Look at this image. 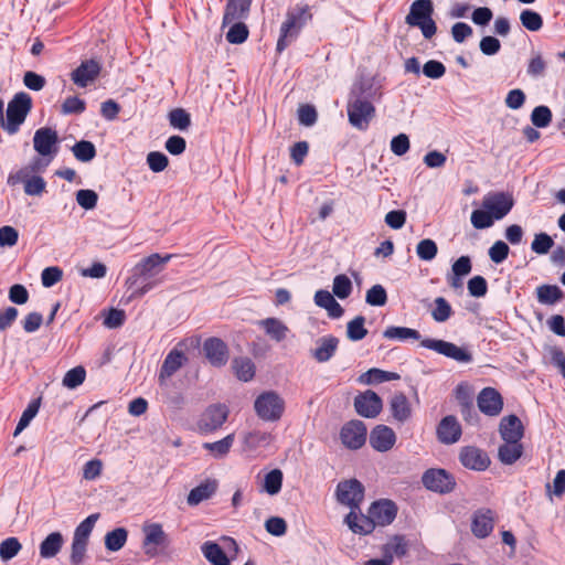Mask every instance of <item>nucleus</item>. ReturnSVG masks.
I'll return each instance as SVG.
<instances>
[{"instance_id": "nucleus-39", "label": "nucleus", "mask_w": 565, "mask_h": 565, "mask_svg": "<svg viewBox=\"0 0 565 565\" xmlns=\"http://www.w3.org/2000/svg\"><path fill=\"white\" fill-rule=\"evenodd\" d=\"M128 539V531L125 527H116L105 535V547L110 552L121 550Z\"/></svg>"}, {"instance_id": "nucleus-2", "label": "nucleus", "mask_w": 565, "mask_h": 565, "mask_svg": "<svg viewBox=\"0 0 565 565\" xmlns=\"http://www.w3.org/2000/svg\"><path fill=\"white\" fill-rule=\"evenodd\" d=\"M173 257L174 254L161 255L153 253L138 262L132 267L130 275L125 281V286L128 289H134L128 301L135 298H141L160 286L164 281L163 277H160V275Z\"/></svg>"}, {"instance_id": "nucleus-34", "label": "nucleus", "mask_w": 565, "mask_h": 565, "mask_svg": "<svg viewBox=\"0 0 565 565\" xmlns=\"http://www.w3.org/2000/svg\"><path fill=\"white\" fill-rule=\"evenodd\" d=\"M64 543L61 532L50 533L40 544V556L42 558H52L56 556Z\"/></svg>"}, {"instance_id": "nucleus-62", "label": "nucleus", "mask_w": 565, "mask_h": 565, "mask_svg": "<svg viewBox=\"0 0 565 565\" xmlns=\"http://www.w3.org/2000/svg\"><path fill=\"white\" fill-rule=\"evenodd\" d=\"M76 201L85 210H93L97 205L98 195L94 190L82 189L76 192Z\"/></svg>"}, {"instance_id": "nucleus-6", "label": "nucleus", "mask_w": 565, "mask_h": 565, "mask_svg": "<svg viewBox=\"0 0 565 565\" xmlns=\"http://www.w3.org/2000/svg\"><path fill=\"white\" fill-rule=\"evenodd\" d=\"M254 409L262 420L277 422L285 412V401L276 391H265L256 397Z\"/></svg>"}, {"instance_id": "nucleus-24", "label": "nucleus", "mask_w": 565, "mask_h": 565, "mask_svg": "<svg viewBox=\"0 0 565 565\" xmlns=\"http://www.w3.org/2000/svg\"><path fill=\"white\" fill-rule=\"evenodd\" d=\"M499 434L503 441H521L524 436V426L516 415L510 414L501 418Z\"/></svg>"}, {"instance_id": "nucleus-8", "label": "nucleus", "mask_w": 565, "mask_h": 565, "mask_svg": "<svg viewBox=\"0 0 565 565\" xmlns=\"http://www.w3.org/2000/svg\"><path fill=\"white\" fill-rule=\"evenodd\" d=\"M424 487L439 494H447L455 490L457 482L452 473L443 468H429L422 476Z\"/></svg>"}, {"instance_id": "nucleus-13", "label": "nucleus", "mask_w": 565, "mask_h": 565, "mask_svg": "<svg viewBox=\"0 0 565 565\" xmlns=\"http://www.w3.org/2000/svg\"><path fill=\"white\" fill-rule=\"evenodd\" d=\"M355 412L365 418H375L383 408L382 398L374 391L358 394L353 402Z\"/></svg>"}, {"instance_id": "nucleus-22", "label": "nucleus", "mask_w": 565, "mask_h": 565, "mask_svg": "<svg viewBox=\"0 0 565 565\" xmlns=\"http://www.w3.org/2000/svg\"><path fill=\"white\" fill-rule=\"evenodd\" d=\"M102 65L96 60H85L71 73V79L77 86L86 87L98 77Z\"/></svg>"}, {"instance_id": "nucleus-23", "label": "nucleus", "mask_w": 565, "mask_h": 565, "mask_svg": "<svg viewBox=\"0 0 565 565\" xmlns=\"http://www.w3.org/2000/svg\"><path fill=\"white\" fill-rule=\"evenodd\" d=\"M396 441L394 430L386 425H376L370 434V445L376 451L386 452L393 448Z\"/></svg>"}, {"instance_id": "nucleus-1", "label": "nucleus", "mask_w": 565, "mask_h": 565, "mask_svg": "<svg viewBox=\"0 0 565 565\" xmlns=\"http://www.w3.org/2000/svg\"><path fill=\"white\" fill-rule=\"evenodd\" d=\"M381 97V87L375 85L374 78L361 77L356 81L351 87L347 105L350 125L366 130L376 114L374 103Z\"/></svg>"}, {"instance_id": "nucleus-30", "label": "nucleus", "mask_w": 565, "mask_h": 565, "mask_svg": "<svg viewBox=\"0 0 565 565\" xmlns=\"http://www.w3.org/2000/svg\"><path fill=\"white\" fill-rule=\"evenodd\" d=\"M390 411L392 416L398 423H405L412 416V408L406 395L402 392L396 393L390 401Z\"/></svg>"}, {"instance_id": "nucleus-5", "label": "nucleus", "mask_w": 565, "mask_h": 565, "mask_svg": "<svg viewBox=\"0 0 565 565\" xmlns=\"http://www.w3.org/2000/svg\"><path fill=\"white\" fill-rule=\"evenodd\" d=\"M31 109V96L25 92L17 93L7 106L6 131L9 135L17 134Z\"/></svg>"}, {"instance_id": "nucleus-31", "label": "nucleus", "mask_w": 565, "mask_h": 565, "mask_svg": "<svg viewBox=\"0 0 565 565\" xmlns=\"http://www.w3.org/2000/svg\"><path fill=\"white\" fill-rule=\"evenodd\" d=\"M523 452L524 447L521 441H504L498 449V457L503 465H513Z\"/></svg>"}, {"instance_id": "nucleus-50", "label": "nucleus", "mask_w": 565, "mask_h": 565, "mask_svg": "<svg viewBox=\"0 0 565 565\" xmlns=\"http://www.w3.org/2000/svg\"><path fill=\"white\" fill-rule=\"evenodd\" d=\"M547 67L546 61L543 58L542 54L539 52H533L532 56L527 63L526 73L531 77H541L544 76Z\"/></svg>"}, {"instance_id": "nucleus-15", "label": "nucleus", "mask_w": 565, "mask_h": 565, "mask_svg": "<svg viewBox=\"0 0 565 565\" xmlns=\"http://www.w3.org/2000/svg\"><path fill=\"white\" fill-rule=\"evenodd\" d=\"M459 461L465 468L475 471H484L491 463L488 454L476 446L462 447L459 452Z\"/></svg>"}, {"instance_id": "nucleus-54", "label": "nucleus", "mask_w": 565, "mask_h": 565, "mask_svg": "<svg viewBox=\"0 0 565 565\" xmlns=\"http://www.w3.org/2000/svg\"><path fill=\"white\" fill-rule=\"evenodd\" d=\"M531 121L537 128H545L552 121V111L547 106H536L531 114Z\"/></svg>"}, {"instance_id": "nucleus-43", "label": "nucleus", "mask_w": 565, "mask_h": 565, "mask_svg": "<svg viewBox=\"0 0 565 565\" xmlns=\"http://www.w3.org/2000/svg\"><path fill=\"white\" fill-rule=\"evenodd\" d=\"M230 25L226 33V41L231 44L244 43L249 35L247 25L243 21H234Z\"/></svg>"}, {"instance_id": "nucleus-49", "label": "nucleus", "mask_w": 565, "mask_h": 565, "mask_svg": "<svg viewBox=\"0 0 565 565\" xmlns=\"http://www.w3.org/2000/svg\"><path fill=\"white\" fill-rule=\"evenodd\" d=\"M437 253L438 246L431 238H424L416 246V254L418 258L425 262L433 260Z\"/></svg>"}, {"instance_id": "nucleus-63", "label": "nucleus", "mask_w": 565, "mask_h": 565, "mask_svg": "<svg viewBox=\"0 0 565 565\" xmlns=\"http://www.w3.org/2000/svg\"><path fill=\"white\" fill-rule=\"evenodd\" d=\"M469 295L476 298L484 297L488 292V282L483 276L477 275L468 281Z\"/></svg>"}, {"instance_id": "nucleus-55", "label": "nucleus", "mask_w": 565, "mask_h": 565, "mask_svg": "<svg viewBox=\"0 0 565 565\" xmlns=\"http://www.w3.org/2000/svg\"><path fill=\"white\" fill-rule=\"evenodd\" d=\"M352 292V282L350 278L340 274L333 279V294L340 299H347Z\"/></svg>"}, {"instance_id": "nucleus-46", "label": "nucleus", "mask_w": 565, "mask_h": 565, "mask_svg": "<svg viewBox=\"0 0 565 565\" xmlns=\"http://www.w3.org/2000/svg\"><path fill=\"white\" fill-rule=\"evenodd\" d=\"M169 122L170 125L179 129L181 131L188 130L191 126V116L190 114L183 109V108H174L172 109L169 115Z\"/></svg>"}, {"instance_id": "nucleus-11", "label": "nucleus", "mask_w": 565, "mask_h": 565, "mask_svg": "<svg viewBox=\"0 0 565 565\" xmlns=\"http://www.w3.org/2000/svg\"><path fill=\"white\" fill-rule=\"evenodd\" d=\"M10 185L23 183L24 193L31 196H40L45 192L46 181L41 175L28 173L26 170H17L8 177Z\"/></svg>"}, {"instance_id": "nucleus-20", "label": "nucleus", "mask_w": 565, "mask_h": 565, "mask_svg": "<svg viewBox=\"0 0 565 565\" xmlns=\"http://www.w3.org/2000/svg\"><path fill=\"white\" fill-rule=\"evenodd\" d=\"M437 439L444 445H452L457 443L461 435L462 429L458 419L454 415H447L437 425L436 428Z\"/></svg>"}, {"instance_id": "nucleus-52", "label": "nucleus", "mask_w": 565, "mask_h": 565, "mask_svg": "<svg viewBox=\"0 0 565 565\" xmlns=\"http://www.w3.org/2000/svg\"><path fill=\"white\" fill-rule=\"evenodd\" d=\"M85 377L86 371L83 366L79 365L67 371L63 377L62 383L65 387L73 390L83 384Z\"/></svg>"}, {"instance_id": "nucleus-60", "label": "nucleus", "mask_w": 565, "mask_h": 565, "mask_svg": "<svg viewBox=\"0 0 565 565\" xmlns=\"http://www.w3.org/2000/svg\"><path fill=\"white\" fill-rule=\"evenodd\" d=\"M384 552L392 556L403 557L408 552V544L403 535H395L393 541L384 546Z\"/></svg>"}, {"instance_id": "nucleus-3", "label": "nucleus", "mask_w": 565, "mask_h": 565, "mask_svg": "<svg viewBox=\"0 0 565 565\" xmlns=\"http://www.w3.org/2000/svg\"><path fill=\"white\" fill-rule=\"evenodd\" d=\"M309 6H297L289 10L286 20L280 26V33L276 45V51L281 53L287 49L290 43L298 36L299 31L306 24V21L311 19Z\"/></svg>"}, {"instance_id": "nucleus-33", "label": "nucleus", "mask_w": 565, "mask_h": 565, "mask_svg": "<svg viewBox=\"0 0 565 565\" xmlns=\"http://www.w3.org/2000/svg\"><path fill=\"white\" fill-rule=\"evenodd\" d=\"M202 554L213 565H231L224 550L213 541H206L201 546Z\"/></svg>"}, {"instance_id": "nucleus-51", "label": "nucleus", "mask_w": 565, "mask_h": 565, "mask_svg": "<svg viewBox=\"0 0 565 565\" xmlns=\"http://www.w3.org/2000/svg\"><path fill=\"white\" fill-rule=\"evenodd\" d=\"M22 548L21 543L17 537H8L0 543V557L7 562L18 555Z\"/></svg>"}, {"instance_id": "nucleus-59", "label": "nucleus", "mask_w": 565, "mask_h": 565, "mask_svg": "<svg viewBox=\"0 0 565 565\" xmlns=\"http://www.w3.org/2000/svg\"><path fill=\"white\" fill-rule=\"evenodd\" d=\"M451 313V306L445 298L438 297L435 299V309L431 316L436 322H445L450 318Z\"/></svg>"}, {"instance_id": "nucleus-32", "label": "nucleus", "mask_w": 565, "mask_h": 565, "mask_svg": "<svg viewBox=\"0 0 565 565\" xmlns=\"http://www.w3.org/2000/svg\"><path fill=\"white\" fill-rule=\"evenodd\" d=\"M540 303L553 306L564 299V291L557 285L543 284L535 290Z\"/></svg>"}, {"instance_id": "nucleus-26", "label": "nucleus", "mask_w": 565, "mask_h": 565, "mask_svg": "<svg viewBox=\"0 0 565 565\" xmlns=\"http://www.w3.org/2000/svg\"><path fill=\"white\" fill-rule=\"evenodd\" d=\"M253 0H228L223 14L222 26L248 18Z\"/></svg>"}, {"instance_id": "nucleus-9", "label": "nucleus", "mask_w": 565, "mask_h": 565, "mask_svg": "<svg viewBox=\"0 0 565 565\" xmlns=\"http://www.w3.org/2000/svg\"><path fill=\"white\" fill-rule=\"evenodd\" d=\"M335 495L340 503L358 509L364 499V486L358 479L341 481L337 486Z\"/></svg>"}, {"instance_id": "nucleus-12", "label": "nucleus", "mask_w": 565, "mask_h": 565, "mask_svg": "<svg viewBox=\"0 0 565 565\" xmlns=\"http://www.w3.org/2000/svg\"><path fill=\"white\" fill-rule=\"evenodd\" d=\"M514 205V200L510 193L490 192L482 201L483 209L488 210L495 220H502L510 213Z\"/></svg>"}, {"instance_id": "nucleus-21", "label": "nucleus", "mask_w": 565, "mask_h": 565, "mask_svg": "<svg viewBox=\"0 0 565 565\" xmlns=\"http://www.w3.org/2000/svg\"><path fill=\"white\" fill-rule=\"evenodd\" d=\"M145 540L143 548L148 556L157 555V546H164L168 543V536L164 533L162 525L159 523L146 524L143 526Z\"/></svg>"}, {"instance_id": "nucleus-42", "label": "nucleus", "mask_w": 565, "mask_h": 565, "mask_svg": "<svg viewBox=\"0 0 565 565\" xmlns=\"http://www.w3.org/2000/svg\"><path fill=\"white\" fill-rule=\"evenodd\" d=\"M74 157L81 162H89L96 157V147L92 141L81 140L72 147Z\"/></svg>"}, {"instance_id": "nucleus-14", "label": "nucleus", "mask_w": 565, "mask_h": 565, "mask_svg": "<svg viewBox=\"0 0 565 565\" xmlns=\"http://www.w3.org/2000/svg\"><path fill=\"white\" fill-rule=\"evenodd\" d=\"M203 353L209 363L214 367L226 365L230 352L227 344L220 338H207L203 343Z\"/></svg>"}, {"instance_id": "nucleus-28", "label": "nucleus", "mask_w": 565, "mask_h": 565, "mask_svg": "<svg viewBox=\"0 0 565 565\" xmlns=\"http://www.w3.org/2000/svg\"><path fill=\"white\" fill-rule=\"evenodd\" d=\"M339 345V339L334 335H326L317 340V348L312 351V358L324 363L331 360Z\"/></svg>"}, {"instance_id": "nucleus-10", "label": "nucleus", "mask_w": 565, "mask_h": 565, "mask_svg": "<svg viewBox=\"0 0 565 565\" xmlns=\"http://www.w3.org/2000/svg\"><path fill=\"white\" fill-rule=\"evenodd\" d=\"M366 435V425L359 419L345 423L340 430L341 443L352 450H358L365 444Z\"/></svg>"}, {"instance_id": "nucleus-19", "label": "nucleus", "mask_w": 565, "mask_h": 565, "mask_svg": "<svg viewBox=\"0 0 565 565\" xmlns=\"http://www.w3.org/2000/svg\"><path fill=\"white\" fill-rule=\"evenodd\" d=\"M397 511L398 508L394 501L390 499H380L371 504L369 514L374 518L379 526H386L393 523L397 515Z\"/></svg>"}, {"instance_id": "nucleus-61", "label": "nucleus", "mask_w": 565, "mask_h": 565, "mask_svg": "<svg viewBox=\"0 0 565 565\" xmlns=\"http://www.w3.org/2000/svg\"><path fill=\"white\" fill-rule=\"evenodd\" d=\"M147 163L152 172L159 173L168 167L169 159L163 152L151 151L147 156Z\"/></svg>"}, {"instance_id": "nucleus-29", "label": "nucleus", "mask_w": 565, "mask_h": 565, "mask_svg": "<svg viewBox=\"0 0 565 565\" xmlns=\"http://www.w3.org/2000/svg\"><path fill=\"white\" fill-rule=\"evenodd\" d=\"M218 483L215 479H206L193 488L188 494L189 505H198L204 500L210 499L217 490Z\"/></svg>"}, {"instance_id": "nucleus-64", "label": "nucleus", "mask_w": 565, "mask_h": 565, "mask_svg": "<svg viewBox=\"0 0 565 565\" xmlns=\"http://www.w3.org/2000/svg\"><path fill=\"white\" fill-rule=\"evenodd\" d=\"M85 109H86L85 100L81 99L77 96H70L63 102L61 111L64 115H71V114L79 115V114L84 113Z\"/></svg>"}, {"instance_id": "nucleus-4", "label": "nucleus", "mask_w": 565, "mask_h": 565, "mask_svg": "<svg viewBox=\"0 0 565 565\" xmlns=\"http://www.w3.org/2000/svg\"><path fill=\"white\" fill-rule=\"evenodd\" d=\"M434 4L431 0H415L405 18V23L409 26L419 28L423 36L431 39L437 32L436 22L433 19Z\"/></svg>"}, {"instance_id": "nucleus-18", "label": "nucleus", "mask_w": 565, "mask_h": 565, "mask_svg": "<svg viewBox=\"0 0 565 565\" xmlns=\"http://www.w3.org/2000/svg\"><path fill=\"white\" fill-rule=\"evenodd\" d=\"M228 408L224 404L210 405L201 416L199 426L205 433L221 428L228 417Z\"/></svg>"}, {"instance_id": "nucleus-38", "label": "nucleus", "mask_w": 565, "mask_h": 565, "mask_svg": "<svg viewBox=\"0 0 565 565\" xmlns=\"http://www.w3.org/2000/svg\"><path fill=\"white\" fill-rule=\"evenodd\" d=\"M262 326L265 332L275 341L280 342L287 337L288 328L277 318L264 319Z\"/></svg>"}, {"instance_id": "nucleus-35", "label": "nucleus", "mask_w": 565, "mask_h": 565, "mask_svg": "<svg viewBox=\"0 0 565 565\" xmlns=\"http://www.w3.org/2000/svg\"><path fill=\"white\" fill-rule=\"evenodd\" d=\"M232 367L239 381L249 382L255 376V364L249 358H235Z\"/></svg>"}, {"instance_id": "nucleus-56", "label": "nucleus", "mask_w": 565, "mask_h": 565, "mask_svg": "<svg viewBox=\"0 0 565 565\" xmlns=\"http://www.w3.org/2000/svg\"><path fill=\"white\" fill-rule=\"evenodd\" d=\"M366 303L370 306L382 307L387 302V294L382 285H374L366 291Z\"/></svg>"}, {"instance_id": "nucleus-37", "label": "nucleus", "mask_w": 565, "mask_h": 565, "mask_svg": "<svg viewBox=\"0 0 565 565\" xmlns=\"http://www.w3.org/2000/svg\"><path fill=\"white\" fill-rule=\"evenodd\" d=\"M399 375L395 372L383 371L376 367L370 369L363 373L359 381L364 384H377L387 381L398 380Z\"/></svg>"}, {"instance_id": "nucleus-27", "label": "nucleus", "mask_w": 565, "mask_h": 565, "mask_svg": "<svg viewBox=\"0 0 565 565\" xmlns=\"http://www.w3.org/2000/svg\"><path fill=\"white\" fill-rule=\"evenodd\" d=\"M188 361L186 355L178 349H172L160 367L159 383L162 385L164 381L171 377L178 370H180Z\"/></svg>"}, {"instance_id": "nucleus-48", "label": "nucleus", "mask_w": 565, "mask_h": 565, "mask_svg": "<svg viewBox=\"0 0 565 565\" xmlns=\"http://www.w3.org/2000/svg\"><path fill=\"white\" fill-rule=\"evenodd\" d=\"M282 472L279 469H273L266 473L264 479V491L270 495H275L280 492L282 486Z\"/></svg>"}, {"instance_id": "nucleus-16", "label": "nucleus", "mask_w": 565, "mask_h": 565, "mask_svg": "<svg viewBox=\"0 0 565 565\" xmlns=\"http://www.w3.org/2000/svg\"><path fill=\"white\" fill-rule=\"evenodd\" d=\"M57 131L50 127L38 129L33 137L34 150L42 157H53L57 153Z\"/></svg>"}, {"instance_id": "nucleus-41", "label": "nucleus", "mask_w": 565, "mask_h": 565, "mask_svg": "<svg viewBox=\"0 0 565 565\" xmlns=\"http://www.w3.org/2000/svg\"><path fill=\"white\" fill-rule=\"evenodd\" d=\"M41 398L33 399L29 403L26 408L23 411L18 425L15 427V430L13 433V436L17 437L22 430H24L31 420L36 416L39 409H40Z\"/></svg>"}, {"instance_id": "nucleus-57", "label": "nucleus", "mask_w": 565, "mask_h": 565, "mask_svg": "<svg viewBox=\"0 0 565 565\" xmlns=\"http://www.w3.org/2000/svg\"><path fill=\"white\" fill-rule=\"evenodd\" d=\"M553 246V238L548 234L542 232L535 234L534 239L531 244V249L539 255H545L550 252V249Z\"/></svg>"}, {"instance_id": "nucleus-40", "label": "nucleus", "mask_w": 565, "mask_h": 565, "mask_svg": "<svg viewBox=\"0 0 565 565\" xmlns=\"http://www.w3.org/2000/svg\"><path fill=\"white\" fill-rule=\"evenodd\" d=\"M234 444V434H230L221 440L203 444V448L209 450L214 457L222 458L226 456Z\"/></svg>"}, {"instance_id": "nucleus-47", "label": "nucleus", "mask_w": 565, "mask_h": 565, "mask_svg": "<svg viewBox=\"0 0 565 565\" xmlns=\"http://www.w3.org/2000/svg\"><path fill=\"white\" fill-rule=\"evenodd\" d=\"M99 519V513H93L83 520L75 529L73 539H78L88 543L89 535L94 529L95 523Z\"/></svg>"}, {"instance_id": "nucleus-44", "label": "nucleus", "mask_w": 565, "mask_h": 565, "mask_svg": "<svg viewBox=\"0 0 565 565\" xmlns=\"http://www.w3.org/2000/svg\"><path fill=\"white\" fill-rule=\"evenodd\" d=\"M365 317L356 316L354 319L348 322L347 324V337L351 341H360L364 339L367 334V330L364 327Z\"/></svg>"}, {"instance_id": "nucleus-7", "label": "nucleus", "mask_w": 565, "mask_h": 565, "mask_svg": "<svg viewBox=\"0 0 565 565\" xmlns=\"http://www.w3.org/2000/svg\"><path fill=\"white\" fill-rule=\"evenodd\" d=\"M420 345L458 363H471L473 361V355L468 348L458 347L446 340L426 338L420 341Z\"/></svg>"}, {"instance_id": "nucleus-25", "label": "nucleus", "mask_w": 565, "mask_h": 565, "mask_svg": "<svg viewBox=\"0 0 565 565\" xmlns=\"http://www.w3.org/2000/svg\"><path fill=\"white\" fill-rule=\"evenodd\" d=\"M494 513L491 509H479L473 513L471 531L478 539L488 537L493 531Z\"/></svg>"}, {"instance_id": "nucleus-45", "label": "nucleus", "mask_w": 565, "mask_h": 565, "mask_svg": "<svg viewBox=\"0 0 565 565\" xmlns=\"http://www.w3.org/2000/svg\"><path fill=\"white\" fill-rule=\"evenodd\" d=\"M520 21L522 26L531 32L539 31L543 26L542 15L532 9H524L520 14Z\"/></svg>"}, {"instance_id": "nucleus-53", "label": "nucleus", "mask_w": 565, "mask_h": 565, "mask_svg": "<svg viewBox=\"0 0 565 565\" xmlns=\"http://www.w3.org/2000/svg\"><path fill=\"white\" fill-rule=\"evenodd\" d=\"M494 217L492 214L483 209V210H473L470 216L471 224L477 230L489 228L493 225Z\"/></svg>"}, {"instance_id": "nucleus-36", "label": "nucleus", "mask_w": 565, "mask_h": 565, "mask_svg": "<svg viewBox=\"0 0 565 565\" xmlns=\"http://www.w3.org/2000/svg\"><path fill=\"white\" fill-rule=\"evenodd\" d=\"M383 337L390 340L398 341H406L408 339L417 341L420 340L422 338L420 333L417 330L397 326L387 327L383 332Z\"/></svg>"}, {"instance_id": "nucleus-17", "label": "nucleus", "mask_w": 565, "mask_h": 565, "mask_svg": "<svg viewBox=\"0 0 565 565\" xmlns=\"http://www.w3.org/2000/svg\"><path fill=\"white\" fill-rule=\"evenodd\" d=\"M479 411L490 417L498 416L503 409V397L494 387H484L477 396Z\"/></svg>"}, {"instance_id": "nucleus-58", "label": "nucleus", "mask_w": 565, "mask_h": 565, "mask_svg": "<svg viewBox=\"0 0 565 565\" xmlns=\"http://www.w3.org/2000/svg\"><path fill=\"white\" fill-rule=\"evenodd\" d=\"M87 542L73 539L71 545L70 562L72 565H83L87 552Z\"/></svg>"}]
</instances>
